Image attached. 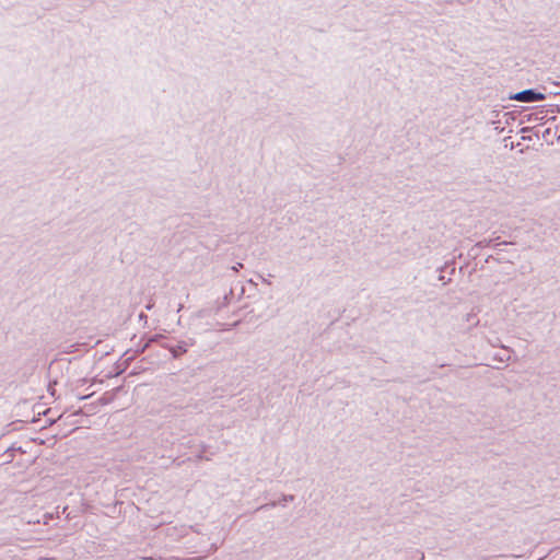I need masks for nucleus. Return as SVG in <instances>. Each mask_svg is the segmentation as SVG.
Instances as JSON below:
<instances>
[{
    "instance_id": "f257e3e1",
    "label": "nucleus",
    "mask_w": 560,
    "mask_h": 560,
    "mask_svg": "<svg viewBox=\"0 0 560 560\" xmlns=\"http://www.w3.org/2000/svg\"><path fill=\"white\" fill-rule=\"evenodd\" d=\"M514 100L518 102H536V101H542L545 98V95L541 93H537L533 90H525L514 95Z\"/></svg>"
}]
</instances>
